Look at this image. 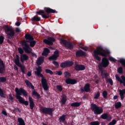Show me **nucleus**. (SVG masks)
Masks as SVG:
<instances>
[{
  "instance_id": "obj_1",
  "label": "nucleus",
  "mask_w": 125,
  "mask_h": 125,
  "mask_svg": "<svg viewBox=\"0 0 125 125\" xmlns=\"http://www.w3.org/2000/svg\"><path fill=\"white\" fill-rule=\"evenodd\" d=\"M108 53H109V51L107 50L104 49L103 47L97 48L94 51L93 57L94 59H96L98 61H101V58L98 55L104 57L102 60V62L98 65L99 70H102L103 68H107L109 66V60L106 58Z\"/></svg>"
},
{
  "instance_id": "obj_2",
  "label": "nucleus",
  "mask_w": 125,
  "mask_h": 125,
  "mask_svg": "<svg viewBox=\"0 0 125 125\" xmlns=\"http://www.w3.org/2000/svg\"><path fill=\"white\" fill-rule=\"evenodd\" d=\"M15 91L16 93V97L17 99H18L20 103L21 104H24L25 106H28L29 105V102L28 101L24 100V98L20 96L21 95H23L25 97H27L28 96V93L25 89H23V88H20L19 89L18 88H15Z\"/></svg>"
},
{
  "instance_id": "obj_3",
  "label": "nucleus",
  "mask_w": 125,
  "mask_h": 125,
  "mask_svg": "<svg viewBox=\"0 0 125 125\" xmlns=\"http://www.w3.org/2000/svg\"><path fill=\"white\" fill-rule=\"evenodd\" d=\"M36 71L34 72L35 75L37 77H41V78H42L41 79V83L44 90H45L46 91L48 90V88H49V87L47 84V80L44 78V76H43V75L42 74V66H38V67L36 68Z\"/></svg>"
},
{
  "instance_id": "obj_4",
  "label": "nucleus",
  "mask_w": 125,
  "mask_h": 125,
  "mask_svg": "<svg viewBox=\"0 0 125 125\" xmlns=\"http://www.w3.org/2000/svg\"><path fill=\"white\" fill-rule=\"evenodd\" d=\"M61 42L65 47H73V46H77V45H78L79 47H87V46H84V43L83 42L77 44L70 41L61 39Z\"/></svg>"
},
{
  "instance_id": "obj_5",
  "label": "nucleus",
  "mask_w": 125,
  "mask_h": 125,
  "mask_svg": "<svg viewBox=\"0 0 125 125\" xmlns=\"http://www.w3.org/2000/svg\"><path fill=\"white\" fill-rule=\"evenodd\" d=\"M91 109L95 115H101L103 113V108L98 106L95 104H91Z\"/></svg>"
},
{
  "instance_id": "obj_6",
  "label": "nucleus",
  "mask_w": 125,
  "mask_h": 125,
  "mask_svg": "<svg viewBox=\"0 0 125 125\" xmlns=\"http://www.w3.org/2000/svg\"><path fill=\"white\" fill-rule=\"evenodd\" d=\"M15 64L18 66V67H20L21 68V70L22 74H26L25 72V65H22L21 63H20V58L18 55H16V59L15 60Z\"/></svg>"
},
{
  "instance_id": "obj_7",
  "label": "nucleus",
  "mask_w": 125,
  "mask_h": 125,
  "mask_svg": "<svg viewBox=\"0 0 125 125\" xmlns=\"http://www.w3.org/2000/svg\"><path fill=\"white\" fill-rule=\"evenodd\" d=\"M53 109L50 107H42L40 108V112H42L43 114L49 115L50 116L52 115V112H53Z\"/></svg>"
},
{
  "instance_id": "obj_8",
  "label": "nucleus",
  "mask_w": 125,
  "mask_h": 125,
  "mask_svg": "<svg viewBox=\"0 0 125 125\" xmlns=\"http://www.w3.org/2000/svg\"><path fill=\"white\" fill-rule=\"evenodd\" d=\"M6 33L8 38H13L15 35L14 30L12 28H10L9 26H6Z\"/></svg>"
},
{
  "instance_id": "obj_9",
  "label": "nucleus",
  "mask_w": 125,
  "mask_h": 125,
  "mask_svg": "<svg viewBox=\"0 0 125 125\" xmlns=\"http://www.w3.org/2000/svg\"><path fill=\"white\" fill-rule=\"evenodd\" d=\"M74 65V62L73 61H66L64 62H62L61 63L60 66L61 68H68V67H72Z\"/></svg>"
},
{
  "instance_id": "obj_10",
  "label": "nucleus",
  "mask_w": 125,
  "mask_h": 125,
  "mask_svg": "<svg viewBox=\"0 0 125 125\" xmlns=\"http://www.w3.org/2000/svg\"><path fill=\"white\" fill-rule=\"evenodd\" d=\"M59 57V50H56L54 52V54L53 55L50 56L48 58V60L51 61L52 60L53 61H56L57 60V59Z\"/></svg>"
},
{
  "instance_id": "obj_11",
  "label": "nucleus",
  "mask_w": 125,
  "mask_h": 125,
  "mask_svg": "<svg viewBox=\"0 0 125 125\" xmlns=\"http://www.w3.org/2000/svg\"><path fill=\"white\" fill-rule=\"evenodd\" d=\"M76 57H87V53L82 50H78L76 52Z\"/></svg>"
},
{
  "instance_id": "obj_12",
  "label": "nucleus",
  "mask_w": 125,
  "mask_h": 125,
  "mask_svg": "<svg viewBox=\"0 0 125 125\" xmlns=\"http://www.w3.org/2000/svg\"><path fill=\"white\" fill-rule=\"evenodd\" d=\"M43 42L46 44H48V45H52L53 44V42H55V39H54L53 37H49L47 38V39H44Z\"/></svg>"
},
{
  "instance_id": "obj_13",
  "label": "nucleus",
  "mask_w": 125,
  "mask_h": 125,
  "mask_svg": "<svg viewBox=\"0 0 125 125\" xmlns=\"http://www.w3.org/2000/svg\"><path fill=\"white\" fill-rule=\"evenodd\" d=\"M116 79L118 82L120 83H123L124 86H125V76L123 75L121 76V79L120 78V76H119V75L116 74L115 75Z\"/></svg>"
},
{
  "instance_id": "obj_14",
  "label": "nucleus",
  "mask_w": 125,
  "mask_h": 125,
  "mask_svg": "<svg viewBox=\"0 0 125 125\" xmlns=\"http://www.w3.org/2000/svg\"><path fill=\"white\" fill-rule=\"evenodd\" d=\"M36 14H38V15H42V18L44 19H48V18H49V15L45 14L44 11L42 10L37 12Z\"/></svg>"
},
{
  "instance_id": "obj_15",
  "label": "nucleus",
  "mask_w": 125,
  "mask_h": 125,
  "mask_svg": "<svg viewBox=\"0 0 125 125\" xmlns=\"http://www.w3.org/2000/svg\"><path fill=\"white\" fill-rule=\"evenodd\" d=\"M81 91L82 92H89L90 91V84L89 83H86L84 86V88L82 87L80 88Z\"/></svg>"
},
{
  "instance_id": "obj_16",
  "label": "nucleus",
  "mask_w": 125,
  "mask_h": 125,
  "mask_svg": "<svg viewBox=\"0 0 125 125\" xmlns=\"http://www.w3.org/2000/svg\"><path fill=\"white\" fill-rule=\"evenodd\" d=\"M101 119H103V120H106L107 121H111L112 119V116L110 114H108L107 113L103 114L100 116Z\"/></svg>"
},
{
  "instance_id": "obj_17",
  "label": "nucleus",
  "mask_w": 125,
  "mask_h": 125,
  "mask_svg": "<svg viewBox=\"0 0 125 125\" xmlns=\"http://www.w3.org/2000/svg\"><path fill=\"white\" fill-rule=\"evenodd\" d=\"M74 70L75 71H84L85 70V66L83 64H76L74 66Z\"/></svg>"
},
{
  "instance_id": "obj_18",
  "label": "nucleus",
  "mask_w": 125,
  "mask_h": 125,
  "mask_svg": "<svg viewBox=\"0 0 125 125\" xmlns=\"http://www.w3.org/2000/svg\"><path fill=\"white\" fill-rule=\"evenodd\" d=\"M0 74H3L5 71V64L1 59H0Z\"/></svg>"
},
{
  "instance_id": "obj_19",
  "label": "nucleus",
  "mask_w": 125,
  "mask_h": 125,
  "mask_svg": "<svg viewBox=\"0 0 125 125\" xmlns=\"http://www.w3.org/2000/svg\"><path fill=\"white\" fill-rule=\"evenodd\" d=\"M101 71V76L103 79L105 78L107 80V78L109 77V74L106 72V70L104 69L100 70Z\"/></svg>"
},
{
  "instance_id": "obj_20",
  "label": "nucleus",
  "mask_w": 125,
  "mask_h": 125,
  "mask_svg": "<svg viewBox=\"0 0 125 125\" xmlns=\"http://www.w3.org/2000/svg\"><path fill=\"white\" fill-rule=\"evenodd\" d=\"M65 83L67 84H75L77 83L76 79H71V78H67L65 80Z\"/></svg>"
},
{
  "instance_id": "obj_21",
  "label": "nucleus",
  "mask_w": 125,
  "mask_h": 125,
  "mask_svg": "<svg viewBox=\"0 0 125 125\" xmlns=\"http://www.w3.org/2000/svg\"><path fill=\"white\" fill-rule=\"evenodd\" d=\"M29 60V56L26 54H22L20 56V60L22 63H24L25 61Z\"/></svg>"
},
{
  "instance_id": "obj_22",
  "label": "nucleus",
  "mask_w": 125,
  "mask_h": 125,
  "mask_svg": "<svg viewBox=\"0 0 125 125\" xmlns=\"http://www.w3.org/2000/svg\"><path fill=\"white\" fill-rule=\"evenodd\" d=\"M44 10L45 12H46V14H49V13H57V11H56V10L52 9L49 7H45L44 8Z\"/></svg>"
},
{
  "instance_id": "obj_23",
  "label": "nucleus",
  "mask_w": 125,
  "mask_h": 125,
  "mask_svg": "<svg viewBox=\"0 0 125 125\" xmlns=\"http://www.w3.org/2000/svg\"><path fill=\"white\" fill-rule=\"evenodd\" d=\"M29 106L31 110L34 109V107H35V103H34V100L31 97H29Z\"/></svg>"
},
{
  "instance_id": "obj_24",
  "label": "nucleus",
  "mask_w": 125,
  "mask_h": 125,
  "mask_svg": "<svg viewBox=\"0 0 125 125\" xmlns=\"http://www.w3.org/2000/svg\"><path fill=\"white\" fill-rule=\"evenodd\" d=\"M44 62V59L42 57H40L38 58L37 61V64L38 66H40V65H42V63Z\"/></svg>"
},
{
  "instance_id": "obj_25",
  "label": "nucleus",
  "mask_w": 125,
  "mask_h": 125,
  "mask_svg": "<svg viewBox=\"0 0 125 125\" xmlns=\"http://www.w3.org/2000/svg\"><path fill=\"white\" fill-rule=\"evenodd\" d=\"M25 39L27 41H29V42H31V41H34V37L31 34H26L24 36Z\"/></svg>"
},
{
  "instance_id": "obj_26",
  "label": "nucleus",
  "mask_w": 125,
  "mask_h": 125,
  "mask_svg": "<svg viewBox=\"0 0 125 125\" xmlns=\"http://www.w3.org/2000/svg\"><path fill=\"white\" fill-rule=\"evenodd\" d=\"M62 98L61 103L62 105H65L66 102H67V96L65 94H62Z\"/></svg>"
},
{
  "instance_id": "obj_27",
  "label": "nucleus",
  "mask_w": 125,
  "mask_h": 125,
  "mask_svg": "<svg viewBox=\"0 0 125 125\" xmlns=\"http://www.w3.org/2000/svg\"><path fill=\"white\" fill-rule=\"evenodd\" d=\"M49 53H50V51L49 49H48L47 48H44L42 55V56H47Z\"/></svg>"
},
{
  "instance_id": "obj_28",
  "label": "nucleus",
  "mask_w": 125,
  "mask_h": 125,
  "mask_svg": "<svg viewBox=\"0 0 125 125\" xmlns=\"http://www.w3.org/2000/svg\"><path fill=\"white\" fill-rule=\"evenodd\" d=\"M119 94L121 98V100H124V99H125V89L123 90H120Z\"/></svg>"
},
{
  "instance_id": "obj_29",
  "label": "nucleus",
  "mask_w": 125,
  "mask_h": 125,
  "mask_svg": "<svg viewBox=\"0 0 125 125\" xmlns=\"http://www.w3.org/2000/svg\"><path fill=\"white\" fill-rule=\"evenodd\" d=\"M24 82L25 83H26L27 86H28V87H31L32 89H35V87L34 86L33 84H32V83L30 82L29 80H25Z\"/></svg>"
},
{
  "instance_id": "obj_30",
  "label": "nucleus",
  "mask_w": 125,
  "mask_h": 125,
  "mask_svg": "<svg viewBox=\"0 0 125 125\" xmlns=\"http://www.w3.org/2000/svg\"><path fill=\"white\" fill-rule=\"evenodd\" d=\"M18 123L17 125H25V121L21 117L18 118Z\"/></svg>"
},
{
  "instance_id": "obj_31",
  "label": "nucleus",
  "mask_w": 125,
  "mask_h": 125,
  "mask_svg": "<svg viewBox=\"0 0 125 125\" xmlns=\"http://www.w3.org/2000/svg\"><path fill=\"white\" fill-rule=\"evenodd\" d=\"M59 121L60 123H64V122H65V121H66V115H62V116H61L59 118Z\"/></svg>"
},
{
  "instance_id": "obj_32",
  "label": "nucleus",
  "mask_w": 125,
  "mask_h": 125,
  "mask_svg": "<svg viewBox=\"0 0 125 125\" xmlns=\"http://www.w3.org/2000/svg\"><path fill=\"white\" fill-rule=\"evenodd\" d=\"M31 21L39 22L41 21V17L38 16H34L31 18Z\"/></svg>"
},
{
  "instance_id": "obj_33",
  "label": "nucleus",
  "mask_w": 125,
  "mask_h": 125,
  "mask_svg": "<svg viewBox=\"0 0 125 125\" xmlns=\"http://www.w3.org/2000/svg\"><path fill=\"white\" fill-rule=\"evenodd\" d=\"M25 53H32V49L31 47H23Z\"/></svg>"
},
{
  "instance_id": "obj_34",
  "label": "nucleus",
  "mask_w": 125,
  "mask_h": 125,
  "mask_svg": "<svg viewBox=\"0 0 125 125\" xmlns=\"http://www.w3.org/2000/svg\"><path fill=\"white\" fill-rule=\"evenodd\" d=\"M81 103L80 102H75L71 104V107H79L81 106Z\"/></svg>"
},
{
  "instance_id": "obj_35",
  "label": "nucleus",
  "mask_w": 125,
  "mask_h": 125,
  "mask_svg": "<svg viewBox=\"0 0 125 125\" xmlns=\"http://www.w3.org/2000/svg\"><path fill=\"white\" fill-rule=\"evenodd\" d=\"M27 42H29L30 43V46L31 47H34V46H35V45H36V41L32 40V41H27Z\"/></svg>"
},
{
  "instance_id": "obj_36",
  "label": "nucleus",
  "mask_w": 125,
  "mask_h": 125,
  "mask_svg": "<svg viewBox=\"0 0 125 125\" xmlns=\"http://www.w3.org/2000/svg\"><path fill=\"white\" fill-rule=\"evenodd\" d=\"M32 95L36 96L37 99H40V98H41V95L36 91H33L32 92Z\"/></svg>"
},
{
  "instance_id": "obj_37",
  "label": "nucleus",
  "mask_w": 125,
  "mask_h": 125,
  "mask_svg": "<svg viewBox=\"0 0 125 125\" xmlns=\"http://www.w3.org/2000/svg\"><path fill=\"white\" fill-rule=\"evenodd\" d=\"M27 41H23L22 42H21V45H22V46H24V47H30V45H29V44L27 43Z\"/></svg>"
},
{
  "instance_id": "obj_38",
  "label": "nucleus",
  "mask_w": 125,
  "mask_h": 125,
  "mask_svg": "<svg viewBox=\"0 0 125 125\" xmlns=\"http://www.w3.org/2000/svg\"><path fill=\"white\" fill-rule=\"evenodd\" d=\"M122 107V103L121 102H118L115 104V107L116 109H119Z\"/></svg>"
},
{
  "instance_id": "obj_39",
  "label": "nucleus",
  "mask_w": 125,
  "mask_h": 125,
  "mask_svg": "<svg viewBox=\"0 0 125 125\" xmlns=\"http://www.w3.org/2000/svg\"><path fill=\"white\" fill-rule=\"evenodd\" d=\"M63 75H64V78L66 79H69L68 78H70V76H71V74L68 71H65L63 73Z\"/></svg>"
},
{
  "instance_id": "obj_40",
  "label": "nucleus",
  "mask_w": 125,
  "mask_h": 125,
  "mask_svg": "<svg viewBox=\"0 0 125 125\" xmlns=\"http://www.w3.org/2000/svg\"><path fill=\"white\" fill-rule=\"evenodd\" d=\"M46 74H49V75H52L53 74V71L49 69H45Z\"/></svg>"
},
{
  "instance_id": "obj_41",
  "label": "nucleus",
  "mask_w": 125,
  "mask_h": 125,
  "mask_svg": "<svg viewBox=\"0 0 125 125\" xmlns=\"http://www.w3.org/2000/svg\"><path fill=\"white\" fill-rule=\"evenodd\" d=\"M102 95L104 99H107L108 96V92L106 91H104L102 93Z\"/></svg>"
},
{
  "instance_id": "obj_42",
  "label": "nucleus",
  "mask_w": 125,
  "mask_h": 125,
  "mask_svg": "<svg viewBox=\"0 0 125 125\" xmlns=\"http://www.w3.org/2000/svg\"><path fill=\"white\" fill-rule=\"evenodd\" d=\"M119 62L121 63V65L123 66V67H125V59H120L119 60Z\"/></svg>"
},
{
  "instance_id": "obj_43",
  "label": "nucleus",
  "mask_w": 125,
  "mask_h": 125,
  "mask_svg": "<svg viewBox=\"0 0 125 125\" xmlns=\"http://www.w3.org/2000/svg\"><path fill=\"white\" fill-rule=\"evenodd\" d=\"M90 125H100V122L99 121H93L90 123Z\"/></svg>"
},
{
  "instance_id": "obj_44",
  "label": "nucleus",
  "mask_w": 125,
  "mask_h": 125,
  "mask_svg": "<svg viewBox=\"0 0 125 125\" xmlns=\"http://www.w3.org/2000/svg\"><path fill=\"white\" fill-rule=\"evenodd\" d=\"M7 80L5 77H0V83H5Z\"/></svg>"
},
{
  "instance_id": "obj_45",
  "label": "nucleus",
  "mask_w": 125,
  "mask_h": 125,
  "mask_svg": "<svg viewBox=\"0 0 125 125\" xmlns=\"http://www.w3.org/2000/svg\"><path fill=\"white\" fill-rule=\"evenodd\" d=\"M52 64L56 67V68H59V63L55 61H53Z\"/></svg>"
},
{
  "instance_id": "obj_46",
  "label": "nucleus",
  "mask_w": 125,
  "mask_h": 125,
  "mask_svg": "<svg viewBox=\"0 0 125 125\" xmlns=\"http://www.w3.org/2000/svg\"><path fill=\"white\" fill-rule=\"evenodd\" d=\"M0 96L2 97V98H4V93H3V90L0 88Z\"/></svg>"
},
{
  "instance_id": "obj_47",
  "label": "nucleus",
  "mask_w": 125,
  "mask_h": 125,
  "mask_svg": "<svg viewBox=\"0 0 125 125\" xmlns=\"http://www.w3.org/2000/svg\"><path fill=\"white\" fill-rule=\"evenodd\" d=\"M56 87H57V89L59 91H62V90H63V87H62V86L61 85H57L56 86Z\"/></svg>"
},
{
  "instance_id": "obj_48",
  "label": "nucleus",
  "mask_w": 125,
  "mask_h": 125,
  "mask_svg": "<svg viewBox=\"0 0 125 125\" xmlns=\"http://www.w3.org/2000/svg\"><path fill=\"white\" fill-rule=\"evenodd\" d=\"M100 96V92L98 91L97 93L95 94L94 99H98Z\"/></svg>"
},
{
  "instance_id": "obj_49",
  "label": "nucleus",
  "mask_w": 125,
  "mask_h": 125,
  "mask_svg": "<svg viewBox=\"0 0 125 125\" xmlns=\"http://www.w3.org/2000/svg\"><path fill=\"white\" fill-rule=\"evenodd\" d=\"M117 124V120L114 119L111 122L108 124V125H115Z\"/></svg>"
},
{
  "instance_id": "obj_50",
  "label": "nucleus",
  "mask_w": 125,
  "mask_h": 125,
  "mask_svg": "<svg viewBox=\"0 0 125 125\" xmlns=\"http://www.w3.org/2000/svg\"><path fill=\"white\" fill-rule=\"evenodd\" d=\"M18 50L20 54H21V55H22V54H23V53H24V50H23V49H22L21 47H19L18 48Z\"/></svg>"
},
{
  "instance_id": "obj_51",
  "label": "nucleus",
  "mask_w": 125,
  "mask_h": 125,
  "mask_svg": "<svg viewBox=\"0 0 125 125\" xmlns=\"http://www.w3.org/2000/svg\"><path fill=\"white\" fill-rule=\"evenodd\" d=\"M4 40V37L2 36H0V44H2L3 43Z\"/></svg>"
},
{
  "instance_id": "obj_52",
  "label": "nucleus",
  "mask_w": 125,
  "mask_h": 125,
  "mask_svg": "<svg viewBox=\"0 0 125 125\" xmlns=\"http://www.w3.org/2000/svg\"><path fill=\"white\" fill-rule=\"evenodd\" d=\"M106 82H107V83H110V85H113V80H112V79L110 78L106 80Z\"/></svg>"
},
{
  "instance_id": "obj_53",
  "label": "nucleus",
  "mask_w": 125,
  "mask_h": 125,
  "mask_svg": "<svg viewBox=\"0 0 125 125\" xmlns=\"http://www.w3.org/2000/svg\"><path fill=\"white\" fill-rule=\"evenodd\" d=\"M117 71L119 74H122L123 73V67L122 66L119 67Z\"/></svg>"
},
{
  "instance_id": "obj_54",
  "label": "nucleus",
  "mask_w": 125,
  "mask_h": 125,
  "mask_svg": "<svg viewBox=\"0 0 125 125\" xmlns=\"http://www.w3.org/2000/svg\"><path fill=\"white\" fill-rule=\"evenodd\" d=\"M13 112H19V113H21V109L18 107H15Z\"/></svg>"
},
{
  "instance_id": "obj_55",
  "label": "nucleus",
  "mask_w": 125,
  "mask_h": 125,
  "mask_svg": "<svg viewBox=\"0 0 125 125\" xmlns=\"http://www.w3.org/2000/svg\"><path fill=\"white\" fill-rule=\"evenodd\" d=\"M109 60H110V61H111V62H116V61H117V60L113 57H109Z\"/></svg>"
},
{
  "instance_id": "obj_56",
  "label": "nucleus",
  "mask_w": 125,
  "mask_h": 125,
  "mask_svg": "<svg viewBox=\"0 0 125 125\" xmlns=\"http://www.w3.org/2000/svg\"><path fill=\"white\" fill-rule=\"evenodd\" d=\"M2 114L3 115H4V116H5L6 117L7 116V112H6V111H5V110H3L2 111Z\"/></svg>"
},
{
  "instance_id": "obj_57",
  "label": "nucleus",
  "mask_w": 125,
  "mask_h": 125,
  "mask_svg": "<svg viewBox=\"0 0 125 125\" xmlns=\"http://www.w3.org/2000/svg\"><path fill=\"white\" fill-rule=\"evenodd\" d=\"M62 71H57V73L56 75H58V76H61L62 75Z\"/></svg>"
},
{
  "instance_id": "obj_58",
  "label": "nucleus",
  "mask_w": 125,
  "mask_h": 125,
  "mask_svg": "<svg viewBox=\"0 0 125 125\" xmlns=\"http://www.w3.org/2000/svg\"><path fill=\"white\" fill-rule=\"evenodd\" d=\"M16 33H20V32H21V30H20V28H19V27H17L16 28Z\"/></svg>"
},
{
  "instance_id": "obj_59",
  "label": "nucleus",
  "mask_w": 125,
  "mask_h": 125,
  "mask_svg": "<svg viewBox=\"0 0 125 125\" xmlns=\"http://www.w3.org/2000/svg\"><path fill=\"white\" fill-rule=\"evenodd\" d=\"M9 99H10V100H11V101L12 102H13V97H12V96H11V95H9Z\"/></svg>"
},
{
  "instance_id": "obj_60",
  "label": "nucleus",
  "mask_w": 125,
  "mask_h": 125,
  "mask_svg": "<svg viewBox=\"0 0 125 125\" xmlns=\"http://www.w3.org/2000/svg\"><path fill=\"white\" fill-rule=\"evenodd\" d=\"M27 75L28 76V77H31V76H32V72H31V71H28L27 72Z\"/></svg>"
},
{
  "instance_id": "obj_61",
  "label": "nucleus",
  "mask_w": 125,
  "mask_h": 125,
  "mask_svg": "<svg viewBox=\"0 0 125 125\" xmlns=\"http://www.w3.org/2000/svg\"><path fill=\"white\" fill-rule=\"evenodd\" d=\"M14 70H16V71H18V67H17V66H16V65H15L14 66Z\"/></svg>"
},
{
  "instance_id": "obj_62",
  "label": "nucleus",
  "mask_w": 125,
  "mask_h": 125,
  "mask_svg": "<svg viewBox=\"0 0 125 125\" xmlns=\"http://www.w3.org/2000/svg\"><path fill=\"white\" fill-rule=\"evenodd\" d=\"M81 48H82V49H83V50H84L85 51H87V50H88V48H85V47H82Z\"/></svg>"
},
{
  "instance_id": "obj_63",
  "label": "nucleus",
  "mask_w": 125,
  "mask_h": 125,
  "mask_svg": "<svg viewBox=\"0 0 125 125\" xmlns=\"http://www.w3.org/2000/svg\"><path fill=\"white\" fill-rule=\"evenodd\" d=\"M119 96L115 95L113 97V99L114 100H116V99H118Z\"/></svg>"
},
{
  "instance_id": "obj_64",
  "label": "nucleus",
  "mask_w": 125,
  "mask_h": 125,
  "mask_svg": "<svg viewBox=\"0 0 125 125\" xmlns=\"http://www.w3.org/2000/svg\"><path fill=\"white\" fill-rule=\"evenodd\" d=\"M16 26H20V22H19V21H18V22H16Z\"/></svg>"
}]
</instances>
